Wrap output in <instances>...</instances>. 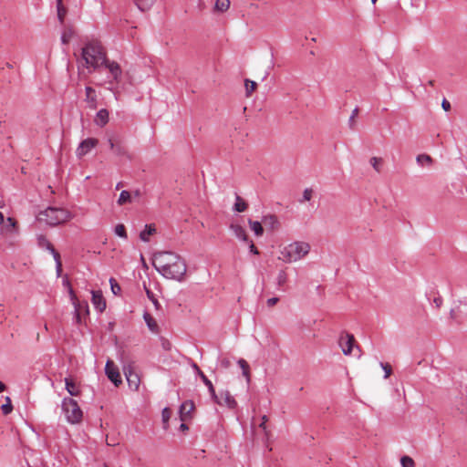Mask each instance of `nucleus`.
<instances>
[{"label": "nucleus", "instance_id": "obj_1", "mask_svg": "<svg viewBox=\"0 0 467 467\" xmlns=\"http://www.w3.org/2000/svg\"><path fill=\"white\" fill-rule=\"evenodd\" d=\"M152 265L164 278L182 281L186 275L187 265L184 259L173 252H156L152 257Z\"/></svg>", "mask_w": 467, "mask_h": 467}, {"label": "nucleus", "instance_id": "obj_2", "mask_svg": "<svg viewBox=\"0 0 467 467\" xmlns=\"http://www.w3.org/2000/svg\"><path fill=\"white\" fill-rule=\"evenodd\" d=\"M81 58L83 66L91 72L103 66L107 60V56L101 44L97 40H92L83 47Z\"/></svg>", "mask_w": 467, "mask_h": 467}, {"label": "nucleus", "instance_id": "obj_3", "mask_svg": "<svg viewBox=\"0 0 467 467\" xmlns=\"http://www.w3.org/2000/svg\"><path fill=\"white\" fill-rule=\"evenodd\" d=\"M311 250L307 242L295 241L280 249L278 259L286 264L296 263L305 258Z\"/></svg>", "mask_w": 467, "mask_h": 467}, {"label": "nucleus", "instance_id": "obj_4", "mask_svg": "<svg viewBox=\"0 0 467 467\" xmlns=\"http://www.w3.org/2000/svg\"><path fill=\"white\" fill-rule=\"evenodd\" d=\"M73 218V214L63 208L48 207L42 211L37 215V220L45 223L50 226H57L58 224L67 223Z\"/></svg>", "mask_w": 467, "mask_h": 467}, {"label": "nucleus", "instance_id": "obj_5", "mask_svg": "<svg viewBox=\"0 0 467 467\" xmlns=\"http://www.w3.org/2000/svg\"><path fill=\"white\" fill-rule=\"evenodd\" d=\"M61 408L68 423L78 424L82 421L83 411L78 402L72 398H64Z\"/></svg>", "mask_w": 467, "mask_h": 467}, {"label": "nucleus", "instance_id": "obj_6", "mask_svg": "<svg viewBox=\"0 0 467 467\" xmlns=\"http://www.w3.org/2000/svg\"><path fill=\"white\" fill-rule=\"evenodd\" d=\"M108 142L110 150L118 157H125L131 159L127 147L124 145L123 140L118 137H109Z\"/></svg>", "mask_w": 467, "mask_h": 467}, {"label": "nucleus", "instance_id": "obj_7", "mask_svg": "<svg viewBox=\"0 0 467 467\" xmlns=\"http://www.w3.org/2000/svg\"><path fill=\"white\" fill-rule=\"evenodd\" d=\"M213 400L220 406H226L229 409H234L237 402L228 390H223L219 395L215 393V397H212Z\"/></svg>", "mask_w": 467, "mask_h": 467}, {"label": "nucleus", "instance_id": "obj_8", "mask_svg": "<svg viewBox=\"0 0 467 467\" xmlns=\"http://www.w3.org/2000/svg\"><path fill=\"white\" fill-rule=\"evenodd\" d=\"M105 372L109 379L116 386H119L122 382L119 368L112 360H108L105 367Z\"/></svg>", "mask_w": 467, "mask_h": 467}, {"label": "nucleus", "instance_id": "obj_9", "mask_svg": "<svg viewBox=\"0 0 467 467\" xmlns=\"http://www.w3.org/2000/svg\"><path fill=\"white\" fill-rule=\"evenodd\" d=\"M103 65L109 70V73L112 78V81H110V83H119L122 78V69L120 65L116 61L109 59H107Z\"/></svg>", "mask_w": 467, "mask_h": 467}, {"label": "nucleus", "instance_id": "obj_10", "mask_svg": "<svg viewBox=\"0 0 467 467\" xmlns=\"http://www.w3.org/2000/svg\"><path fill=\"white\" fill-rule=\"evenodd\" d=\"M99 143V140L94 138H88L82 140L76 150V154L78 158H82L94 149Z\"/></svg>", "mask_w": 467, "mask_h": 467}, {"label": "nucleus", "instance_id": "obj_11", "mask_svg": "<svg viewBox=\"0 0 467 467\" xmlns=\"http://www.w3.org/2000/svg\"><path fill=\"white\" fill-rule=\"evenodd\" d=\"M124 374L126 376L130 389H131L134 391H137L140 384V376L135 371H133L130 366L128 368H124Z\"/></svg>", "mask_w": 467, "mask_h": 467}, {"label": "nucleus", "instance_id": "obj_12", "mask_svg": "<svg viewBox=\"0 0 467 467\" xmlns=\"http://www.w3.org/2000/svg\"><path fill=\"white\" fill-rule=\"evenodd\" d=\"M355 344V337L351 334L342 335L339 338V346L344 355L348 356L351 354L353 346Z\"/></svg>", "mask_w": 467, "mask_h": 467}, {"label": "nucleus", "instance_id": "obj_13", "mask_svg": "<svg viewBox=\"0 0 467 467\" xmlns=\"http://www.w3.org/2000/svg\"><path fill=\"white\" fill-rule=\"evenodd\" d=\"M450 315L452 319L457 321L467 317V302L459 301L458 306L451 308Z\"/></svg>", "mask_w": 467, "mask_h": 467}, {"label": "nucleus", "instance_id": "obj_14", "mask_svg": "<svg viewBox=\"0 0 467 467\" xmlns=\"http://www.w3.org/2000/svg\"><path fill=\"white\" fill-rule=\"evenodd\" d=\"M194 410V403L192 400H186L180 406V419L182 421H185L190 419L192 412Z\"/></svg>", "mask_w": 467, "mask_h": 467}, {"label": "nucleus", "instance_id": "obj_15", "mask_svg": "<svg viewBox=\"0 0 467 467\" xmlns=\"http://www.w3.org/2000/svg\"><path fill=\"white\" fill-rule=\"evenodd\" d=\"M66 389L71 396H79L81 393L80 384L73 378H65Z\"/></svg>", "mask_w": 467, "mask_h": 467}, {"label": "nucleus", "instance_id": "obj_16", "mask_svg": "<svg viewBox=\"0 0 467 467\" xmlns=\"http://www.w3.org/2000/svg\"><path fill=\"white\" fill-rule=\"evenodd\" d=\"M92 304L99 312H103L106 308V301L102 296L101 291H91Z\"/></svg>", "mask_w": 467, "mask_h": 467}, {"label": "nucleus", "instance_id": "obj_17", "mask_svg": "<svg viewBox=\"0 0 467 467\" xmlns=\"http://www.w3.org/2000/svg\"><path fill=\"white\" fill-rule=\"evenodd\" d=\"M85 92H86L85 101L87 102L88 107L90 109H97L98 101H97V94H96L95 89L91 87H86Z\"/></svg>", "mask_w": 467, "mask_h": 467}, {"label": "nucleus", "instance_id": "obj_18", "mask_svg": "<svg viewBox=\"0 0 467 467\" xmlns=\"http://www.w3.org/2000/svg\"><path fill=\"white\" fill-rule=\"evenodd\" d=\"M16 221L12 218L8 217L5 221H4V223H2V227L0 229V233L3 235H6L12 233H15L16 230Z\"/></svg>", "mask_w": 467, "mask_h": 467}, {"label": "nucleus", "instance_id": "obj_19", "mask_svg": "<svg viewBox=\"0 0 467 467\" xmlns=\"http://www.w3.org/2000/svg\"><path fill=\"white\" fill-rule=\"evenodd\" d=\"M230 229L234 233V236L241 241L248 242L249 237L244 227L238 223H231Z\"/></svg>", "mask_w": 467, "mask_h": 467}, {"label": "nucleus", "instance_id": "obj_20", "mask_svg": "<svg viewBox=\"0 0 467 467\" xmlns=\"http://www.w3.org/2000/svg\"><path fill=\"white\" fill-rule=\"evenodd\" d=\"M69 294H70L72 304H73L74 309H75V320H76V323L79 324V323H81V316H82L81 303L78 300L72 288L69 289Z\"/></svg>", "mask_w": 467, "mask_h": 467}, {"label": "nucleus", "instance_id": "obj_21", "mask_svg": "<svg viewBox=\"0 0 467 467\" xmlns=\"http://www.w3.org/2000/svg\"><path fill=\"white\" fill-rule=\"evenodd\" d=\"M109 122V111L102 109L98 111L95 118V123L99 127H104Z\"/></svg>", "mask_w": 467, "mask_h": 467}, {"label": "nucleus", "instance_id": "obj_22", "mask_svg": "<svg viewBox=\"0 0 467 467\" xmlns=\"http://www.w3.org/2000/svg\"><path fill=\"white\" fill-rule=\"evenodd\" d=\"M263 223L271 230H276L280 226L277 217L274 214L265 216L263 219Z\"/></svg>", "mask_w": 467, "mask_h": 467}, {"label": "nucleus", "instance_id": "obj_23", "mask_svg": "<svg viewBox=\"0 0 467 467\" xmlns=\"http://www.w3.org/2000/svg\"><path fill=\"white\" fill-rule=\"evenodd\" d=\"M156 233V228L152 224H147L145 229L140 232V238L143 242H149L150 237Z\"/></svg>", "mask_w": 467, "mask_h": 467}, {"label": "nucleus", "instance_id": "obj_24", "mask_svg": "<svg viewBox=\"0 0 467 467\" xmlns=\"http://www.w3.org/2000/svg\"><path fill=\"white\" fill-rule=\"evenodd\" d=\"M143 318H144L149 329L153 333H158V331H159L158 324H157L156 320L151 317V315L145 312L143 315Z\"/></svg>", "mask_w": 467, "mask_h": 467}, {"label": "nucleus", "instance_id": "obj_25", "mask_svg": "<svg viewBox=\"0 0 467 467\" xmlns=\"http://www.w3.org/2000/svg\"><path fill=\"white\" fill-rule=\"evenodd\" d=\"M131 202H132L131 192H129L126 190L122 191L119 194L118 201H117L118 205L122 206V205H125L127 203H131Z\"/></svg>", "mask_w": 467, "mask_h": 467}, {"label": "nucleus", "instance_id": "obj_26", "mask_svg": "<svg viewBox=\"0 0 467 467\" xmlns=\"http://www.w3.org/2000/svg\"><path fill=\"white\" fill-rule=\"evenodd\" d=\"M75 31L72 27H65L61 34V42L64 45H67L73 38Z\"/></svg>", "mask_w": 467, "mask_h": 467}, {"label": "nucleus", "instance_id": "obj_27", "mask_svg": "<svg viewBox=\"0 0 467 467\" xmlns=\"http://www.w3.org/2000/svg\"><path fill=\"white\" fill-rule=\"evenodd\" d=\"M248 224L250 229L254 233L256 236H262L264 234V228L260 222L253 221L251 219L248 220Z\"/></svg>", "mask_w": 467, "mask_h": 467}, {"label": "nucleus", "instance_id": "obj_28", "mask_svg": "<svg viewBox=\"0 0 467 467\" xmlns=\"http://www.w3.org/2000/svg\"><path fill=\"white\" fill-rule=\"evenodd\" d=\"M47 248L51 252V254H53V257L56 261V264H57V273L59 274L60 271H61V267H62V264H61V260H60V255L55 250V248L53 247V245L50 244V243H47Z\"/></svg>", "mask_w": 467, "mask_h": 467}, {"label": "nucleus", "instance_id": "obj_29", "mask_svg": "<svg viewBox=\"0 0 467 467\" xmlns=\"http://www.w3.org/2000/svg\"><path fill=\"white\" fill-rule=\"evenodd\" d=\"M230 7V0H216L214 10L218 12H225Z\"/></svg>", "mask_w": 467, "mask_h": 467}, {"label": "nucleus", "instance_id": "obj_30", "mask_svg": "<svg viewBox=\"0 0 467 467\" xmlns=\"http://www.w3.org/2000/svg\"><path fill=\"white\" fill-rule=\"evenodd\" d=\"M199 376L202 379V382L207 386L209 392L212 397H215V389L212 381L203 374L202 370H199Z\"/></svg>", "mask_w": 467, "mask_h": 467}, {"label": "nucleus", "instance_id": "obj_31", "mask_svg": "<svg viewBox=\"0 0 467 467\" xmlns=\"http://www.w3.org/2000/svg\"><path fill=\"white\" fill-rule=\"evenodd\" d=\"M244 87H245L246 97H251L252 93L256 89L257 84H256V82H254L253 80L245 79Z\"/></svg>", "mask_w": 467, "mask_h": 467}, {"label": "nucleus", "instance_id": "obj_32", "mask_svg": "<svg viewBox=\"0 0 467 467\" xmlns=\"http://www.w3.org/2000/svg\"><path fill=\"white\" fill-rule=\"evenodd\" d=\"M417 162L420 165H431L433 162L432 158L428 154H420L416 158Z\"/></svg>", "mask_w": 467, "mask_h": 467}, {"label": "nucleus", "instance_id": "obj_33", "mask_svg": "<svg viewBox=\"0 0 467 467\" xmlns=\"http://www.w3.org/2000/svg\"><path fill=\"white\" fill-rule=\"evenodd\" d=\"M382 159L379 157H371L369 159V164L372 166V168L377 171L380 172L381 167H382Z\"/></svg>", "mask_w": 467, "mask_h": 467}, {"label": "nucleus", "instance_id": "obj_34", "mask_svg": "<svg viewBox=\"0 0 467 467\" xmlns=\"http://www.w3.org/2000/svg\"><path fill=\"white\" fill-rule=\"evenodd\" d=\"M247 209V203L240 197L236 196V202L234 203V210L242 213Z\"/></svg>", "mask_w": 467, "mask_h": 467}, {"label": "nucleus", "instance_id": "obj_35", "mask_svg": "<svg viewBox=\"0 0 467 467\" xmlns=\"http://www.w3.org/2000/svg\"><path fill=\"white\" fill-rule=\"evenodd\" d=\"M287 281V274L285 270H280L276 276V283L279 287L283 286Z\"/></svg>", "mask_w": 467, "mask_h": 467}, {"label": "nucleus", "instance_id": "obj_36", "mask_svg": "<svg viewBox=\"0 0 467 467\" xmlns=\"http://www.w3.org/2000/svg\"><path fill=\"white\" fill-rule=\"evenodd\" d=\"M114 233L123 239H127L128 237L126 228L122 223H119L115 226Z\"/></svg>", "mask_w": 467, "mask_h": 467}, {"label": "nucleus", "instance_id": "obj_37", "mask_svg": "<svg viewBox=\"0 0 467 467\" xmlns=\"http://www.w3.org/2000/svg\"><path fill=\"white\" fill-rule=\"evenodd\" d=\"M238 365L242 368L244 376L246 377L247 379H249L250 373H249V365H248V363L244 359H239L238 360Z\"/></svg>", "mask_w": 467, "mask_h": 467}, {"label": "nucleus", "instance_id": "obj_38", "mask_svg": "<svg viewBox=\"0 0 467 467\" xmlns=\"http://www.w3.org/2000/svg\"><path fill=\"white\" fill-rule=\"evenodd\" d=\"M136 2L140 9L146 10L152 5L155 0H136Z\"/></svg>", "mask_w": 467, "mask_h": 467}, {"label": "nucleus", "instance_id": "obj_39", "mask_svg": "<svg viewBox=\"0 0 467 467\" xmlns=\"http://www.w3.org/2000/svg\"><path fill=\"white\" fill-rule=\"evenodd\" d=\"M57 18L61 24L64 23L65 16L67 15V8L63 5H57Z\"/></svg>", "mask_w": 467, "mask_h": 467}, {"label": "nucleus", "instance_id": "obj_40", "mask_svg": "<svg viewBox=\"0 0 467 467\" xmlns=\"http://www.w3.org/2000/svg\"><path fill=\"white\" fill-rule=\"evenodd\" d=\"M1 409L5 415H7L12 411L13 406L9 397L5 398V403L2 405Z\"/></svg>", "mask_w": 467, "mask_h": 467}, {"label": "nucleus", "instance_id": "obj_41", "mask_svg": "<svg viewBox=\"0 0 467 467\" xmlns=\"http://www.w3.org/2000/svg\"><path fill=\"white\" fill-rule=\"evenodd\" d=\"M400 463L402 467H415V462L410 456L401 457Z\"/></svg>", "mask_w": 467, "mask_h": 467}, {"label": "nucleus", "instance_id": "obj_42", "mask_svg": "<svg viewBox=\"0 0 467 467\" xmlns=\"http://www.w3.org/2000/svg\"><path fill=\"white\" fill-rule=\"evenodd\" d=\"M110 288L114 295H119L121 291L120 285L114 278L109 279Z\"/></svg>", "mask_w": 467, "mask_h": 467}, {"label": "nucleus", "instance_id": "obj_43", "mask_svg": "<svg viewBox=\"0 0 467 467\" xmlns=\"http://www.w3.org/2000/svg\"><path fill=\"white\" fill-rule=\"evenodd\" d=\"M380 367L383 368V370L385 372L384 378L388 379L391 375V372H392L391 366L388 363L381 362Z\"/></svg>", "mask_w": 467, "mask_h": 467}, {"label": "nucleus", "instance_id": "obj_44", "mask_svg": "<svg viewBox=\"0 0 467 467\" xmlns=\"http://www.w3.org/2000/svg\"><path fill=\"white\" fill-rule=\"evenodd\" d=\"M163 423L166 425L171 419V411L170 409L165 408L161 413Z\"/></svg>", "mask_w": 467, "mask_h": 467}, {"label": "nucleus", "instance_id": "obj_45", "mask_svg": "<svg viewBox=\"0 0 467 467\" xmlns=\"http://www.w3.org/2000/svg\"><path fill=\"white\" fill-rule=\"evenodd\" d=\"M313 191L312 189H305L303 192V201L308 202L312 199Z\"/></svg>", "mask_w": 467, "mask_h": 467}, {"label": "nucleus", "instance_id": "obj_46", "mask_svg": "<svg viewBox=\"0 0 467 467\" xmlns=\"http://www.w3.org/2000/svg\"><path fill=\"white\" fill-rule=\"evenodd\" d=\"M267 420H268L267 417H266L265 415H264V416L262 417V421H261V423L259 424V428H261V429L264 431V432H265V435H267V434H268V431H267V427H266V422H267Z\"/></svg>", "mask_w": 467, "mask_h": 467}, {"label": "nucleus", "instance_id": "obj_47", "mask_svg": "<svg viewBox=\"0 0 467 467\" xmlns=\"http://www.w3.org/2000/svg\"><path fill=\"white\" fill-rule=\"evenodd\" d=\"M81 312L82 315L84 314L88 316L89 314V309L87 302L81 303Z\"/></svg>", "mask_w": 467, "mask_h": 467}, {"label": "nucleus", "instance_id": "obj_48", "mask_svg": "<svg viewBox=\"0 0 467 467\" xmlns=\"http://www.w3.org/2000/svg\"><path fill=\"white\" fill-rule=\"evenodd\" d=\"M443 300L441 296H437L433 299V304L437 308H440L442 306Z\"/></svg>", "mask_w": 467, "mask_h": 467}, {"label": "nucleus", "instance_id": "obj_49", "mask_svg": "<svg viewBox=\"0 0 467 467\" xmlns=\"http://www.w3.org/2000/svg\"><path fill=\"white\" fill-rule=\"evenodd\" d=\"M278 300L279 299L277 297H271L267 299L266 304L269 307H272L278 302Z\"/></svg>", "mask_w": 467, "mask_h": 467}, {"label": "nucleus", "instance_id": "obj_50", "mask_svg": "<svg viewBox=\"0 0 467 467\" xmlns=\"http://www.w3.org/2000/svg\"><path fill=\"white\" fill-rule=\"evenodd\" d=\"M249 250L254 254H259L258 249L256 248V246L254 245V244L252 241L250 242V244H249Z\"/></svg>", "mask_w": 467, "mask_h": 467}, {"label": "nucleus", "instance_id": "obj_51", "mask_svg": "<svg viewBox=\"0 0 467 467\" xmlns=\"http://www.w3.org/2000/svg\"><path fill=\"white\" fill-rule=\"evenodd\" d=\"M441 107L445 111H449L451 109V104L445 99L442 100Z\"/></svg>", "mask_w": 467, "mask_h": 467}, {"label": "nucleus", "instance_id": "obj_52", "mask_svg": "<svg viewBox=\"0 0 467 467\" xmlns=\"http://www.w3.org/2000/svg\"><path fill=\"white\" fill-rule=\"evenodd\" d=\"M131 193H132V202L134 201V199L140 198L141 195V192L140 190H135Z\"/></svg>", "mask_w": 467, "mask_h": 467}, {"label": "nucleus", "instance_id": "obj_53", "mask_svg": "<svg viewBox=\"0 0 467 467\" xmlns=\"http://www.w3.org/2000/svg\"><path fill=\"white\" fill-rule=\"evenodd\" d=\"M145 289H146L147 296H148L150 300H153L154 296H153L152 292H151L150 290H149L148 288H146V287H145Z\"/></svg>", "mask_w": 467, "mask_h": 467}, {"label": "nucleus", "instance_id": "obj_54", "mask_svg": "<svg viewBox=\"0 0 467 467\" xmlns=\"http://www.w3.org/2000/svg\"><path fill=\"white\" fill-rule=\"evenodd\" d=\"M221 364H222V366H223L224 368H228V367L230 366V361H229L228 359L224 358V359H223V360L221 361Z\"/></svg>", "mask_w": 467, "mask_h": 467}, {"label": "nucleus", "instance_id": "obj_55", "mask_svg": "<svg viewBox=\"0 0 467 467\" xmlns=\"http://www.w3.org/2000/svg\"><path fill=\"white\" fill-rule=\"evenodd\" d=\"M180 430H182V431H185L188 430V426L184 423V421H182V423L181 424Z\"/></svg>", "mask_w": 467, "mask_h": 467}, {"label": "nucleus", "instance_id": "obj_56", "mask_svg": "<svg viewBox=\"0 0 467 467\" xmlns=\"http://www.w3.org/2000/svg\"><path fill=\"white\" fill-rule=\"evenodd\" d=\"M5 389V385L0 381V392H3Z\"/></svg>", "mask_w": 467, "mask_h": 467}, {"label": "nucleus", "instance_id": "obj_57", "mask_svg": "<svg viewBox=\"0 0 467 467\" xmlns=\"http://www.w3.org/2000/svg\"><path fill=\"white\" fill-rule=\"evenodd\" d=\"M5 217L4 214L0 212V224L4 223Z\"/></svg>", "mask_w": 467, "mask_h": 467}, {"label": "nucleus", "instance_id": "obj_58", "mask_svg": "<svg viewBox=\"0 0 467 467\" xmlns=\"http://www.w3.org/2000/svg\"><path fill=\"white\" fill-rule=\"evenodd\" d=\"M358 113V109H354L353 113H352V116H351V119H353L355 118V116L357 115Z\"/></svg>", "mask_w": 467, "mask_h": 467}, {"label": "nucleus", "instance_id": "obj_59", "mask_svg": "<svg viewBox=\"0 0 467 467\" xmlns=\"http://www.w3.org/2000/svg\"><path fill=\"white\" fill-rule=\"evenodd\" d=\"M193 368H194V370H196V371H197V373L199 374V370H201V369L199 368V367H198L196 364H194V365H193Z\"/></svg>", "mask_w": 467, "mask_h": 467}, {"label": "nucleus", "instance_id": "obj_60", "mask_svg": "<svg viewBox=\"0 0 467 467\" xmlns=\"http://www.w3.org/2000/svg\"><path fill=\"white\" fill-rule=\"evenodd\" d=\"M63 5L62 0H57V5Z\"/></svg>", "mask_w": 467, "mask_h": 467}, {"label": "nucleus", "instance_id": "obj_61", "mask_svg": "<svg viewBox=\"0 0 467 467\" xmlns=\"http://www.w3.org/2000/svg\"><path fill=\"white\" fill-rule=\"evenodd\" d=\"M151 301L153 302V304H154L156 306H158V301H157L155 298H153V300H151Z\"/></svg>", "mask_w": 467, "mask_h": 467}, {"label": "nucleus", "instance_id": "obj_62", "mask_svg": "<svg viewBox=\"0 0 467 467\" xmlns=\"http://www.w3.org/2000/svg\"><path fill=\"white\" fill-rule=\"evenodd\" d=\"M377 1L378 0H371V3L374 5V4H376Z\"/></svg>", "mask_w": 467, "mask_h": 467}, {"label": "nucleus", "instance_id": "obj_63", "mask_svg": "<svg viewBox=\"0 0 467 467\" xmlns=\"http://www.w3.org/2000/svg\"><path fill=\"white\" fill-rule=\"evenodd\" d=\"M117 189L120 188V183H118L116 186Z\"/></svg>", "mask_w": 467, "mask_h": 467}, {"label": "nucleus", "instance_id": "obj_64", "mask_svg": "<svg viewBox=\"0 0 467 467\" xmlns=\"http://www.w3.org/2000/svg\"><path fill=\"white\" fill-rule=\"evenodd\" d=\"M105 467H107V466H105Z\"/></svg>", "mask_w": 467, "mask_h": 467}]
</instances>
